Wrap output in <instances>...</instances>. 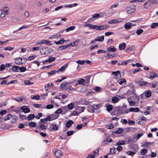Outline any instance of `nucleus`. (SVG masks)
I'll return each mask as SVG.
<instances>
[{"label": "nucleus", "mask_w": 158, "mask_h": 158, "mask_svg": "<svg viewBox=\"0 0 158 158\" xmlns=\"http://www.w3.org/2000/svg\"><path fill=\"white\" fill-rule=\"evenodd\" d=\"M109 25L104 24L102 25L98 26L97 30H102L108 28L109 27Z\"/></svg>", "instance_id": "9d476101"}, {"label": "nucleus", "mask_w": 158, "mask_h": 158, "mask_svg": "<svg viewBox=\"0 0 158 158\" xmlns=\"http://www.w3.org/2000/svg\"><path fill=\"white\" fill-rule=\"evenodd\" d=\"M55 155L57 157H60L63 155V152L60 150H58L55 152Z\"/></svg>", "instance_id": "ddd939ff"}, {"label": "nucleus", "mask_w": 158, "mask_h": 158, "mask_svg": "<svg viewBox=\"0 0 158 158\" xmlns=\"http://www.w3.org/2000/svg\"><path fill=\"white\" fill-rule=\"evenodd\" d=\"M121 22L120 21H118V20H109L108 23L109 24H112L117 23Z\"/></svg>", "instance_id": "5fc2aeb1"}, {"label": "nucleus", "mask_w": 158, "mask_h": 158, "mask_svg": "<svg viewBox=\"0 0 158 158\" xmlns=\"http://www.w3.org/2000/svg\"><path fill=\"white\" fill-rule=\"evenodd\" d=\"M54 106L52 104H48L46 106V108L48 109L53 108Z\"/></svg>", "instance_id": "e2e57ef3"}, {"label": "nucleus", "mask_w": 158, "mask_h": 158, "mask_svg": "<svg viewBox=\"0 0 158 158\" xmlns=\"http://www.w3.org/2000/svg\"><path fill=\"white\" fill-rule=\"evenodd\" d=\"M136 7L135 6H132V8H129L128 9L127 11V12L128 14H130L131 13L134 12L136 9Z\"/></svg>", "instance_id": "4468645a"}, {"label": "nucleus", "mask_w": 158, "mask_h": 158, "mask_svg": "<svg viewBox=\"0 0 158 158\" xmlns=\"http://www.w3.org/2000/svg\"><path fill=\"white\" fill-rule=\"evenodd\" d=\"M21 109L25 113H27L30 112V110L28 108L25 107V106H23L21 108Z\"/></svg>", "instance_id": "b1692460"}, {"label": "nucleus", "mask_w": 158, "mask_h": 158, "mask_svg": "<svg viewBox=\"0 0 158 158\" xmlns=\"http://www.w3.org/2000/svg\"><path fill=\"white\" fill-rule=\"evenodd\" d=\"M150 76L148 78L152 80L154 78L157 77V75L154 72H151L150 73Z\"/></svg>", "instance_id": "f3484780"}, {"label": "nucleus", "mask_w": 158, "mask_h": 158, "mask_svg": "<svg viewBox=\"0 0 158 158\" xmlns=\"http://www.w3.org/2000/svg\"><path fill=\"white\" fill-rule=\"evenodd\" d=\"M112 74L114 75V77L115 79H118L121 77V74L119 71H117L116 72H113Z\"/></svg>", "instance_id": "1a4fd4ad"}, {"label": "nucleus", "mask_w": 158, "mask_h": 158, "mask_svg": "<svg viewBox=\"0 0 158 158\" xmlns=\"http://www.w3.org/2000/svg\"><path fill=\"white\" fill-rule=\"evenodd\" d=\"M135 48L134 46H130L127 48L126 50V52H131L135 49Z\"/></svg>", "instance_id": "4be33fe9"}, {"label": "nucleus", "mask_w": 158, "mask_h": 158, "mask_svg": "<svg viewBox=\"0 0 158 158\" xmlns=\"http://www.w3.org/2000/svg\"><path fill=\"white\" fill-rule=\"evenodd\" d=\"M126 47V44L125 43L120 44L119 46V49L121 50L124 49Z\"/></svg>", "instance_id": "412c9836"}, {"label": "nucleus", "mask_w": 158, "mask_h": 158, "mask_svg": "<svg viewBox=\"0 0 158 158\" xmlns=\"http://www.w3.org/2000/svg\"><path fill=\"white\" fill-rule=\"evenodd\" d=\"M85 109V107H79L78 109L80 113H81L84 111Z\"/></svg>", "instance_id": "052dcab7"}, {"label": "nucleus", "mask_w": 158, "mask_h": 158, "mask_svg": "<svg viewBox=\"0 0 158 158\" xmlns=\"http://www.w3.org/2000/svg\"><path fill=\"white\" fill-rule=\"evenodd\" d=\"M112 101L113 103H114L118 101V99L117 97H114L112 98Z\"/></svg>", "instance_id": "de8ad7c7"}, {"label": "nucleus", "mask_w": 158, "mask_h": 158, "mask_svg": "<svg viewBox=\"0 0 158 158\" xmlns=\"http://www.w3.org/2000/svg\"><path fill=\"white\" fill-rule=\"evenodd\" d=\"M51 88L50 83H48L44 87V89L48 91L49 89Z\"/></svg>", "instance_id": "0e129e2a"}, {"label": "nucleus", "mask_w": 158, "mask_h": 158, "mask_svg": "<svg viewBox=\"0 0 158 158\" xmlns=\"http://www.w3.org/2000/svg\"><path fill=\"white\" fill-rule=\"evenodd\" d=\"M80 42V40H79L77 39L74 42H73L69 44L70 45V47L71 46H75L77 45L78 44H79V42Z\"/></svg>", "instance_id": "a211bd4d"}, {"label": "nucleus", "mask_w": 158, "mask_h": 158, "mask_svg": "<svg viewBox=\"0 0 158 158\" xmlns=\"http://www.w3.org/2000/svg\"><path fill=\"white\" fill-rule=\"evenodd\" d=\"M12 68H13L14 72H18L20 67L17 65H14L12 66Z\"/></svg>", "instance_id": "2f4dec72"}, {"label": "nucleus", "mask_w": 158, "mask_h": 158, "mask_svg": "<svg viewBox=\"0 0 158 158\" xmlns=\"http://www.w3.org/2000/svg\"><path fill=\"white\" fill-rule=\"evenodd\" d=\"M91 77V75H90L86 76L85 77L86 78V80H85V82L89 84V81Z\"/></svg>", "instance_id": "603ef678"}, {"label": "nucleus", "mask_w": 158, "mask_h": 158, "mask_svg": "<svg viewBox=\"0 0 158 158\" xmlns=\"http://www.w3.org/2000/svg\"><path fill=\"white\" fill-rule=\"evenodd\" d=\"M157 2L156 0H148L146 1L143 4V7L146 9H150L153 4Z\"/></svg>", "instance_id": "f03ea898"}, {"label": "nucleus", "mask_w": 158, "mask_h": 158, "mask_svg": "<svg viewBox=\"0 0 158 158\" xmlns=\"http://www.w3.org/2000/svg\"><path fill=\"white\" fill-rule=\"evenodd\" d=\"M12 118V120L11 123H16L17 120V117L15 115L12 116L11 117Z\"/></svg>", "instance_id": "4c0bfd02"}, {"label": "nucleus", "mask_w": 158, "mask_h": 158, "mask_svg": "<svg viewBox=\"0 0 158 158\" xmlns=\"http://www.w3.org/2000/svg\"><path fill=\"white\" fill-rule=\"evenodd\" d=\"M106 110L108 112H110L112 110V106L111 105H109L107 103L106 104Z\"/></svg>", "instance_id": "5701e85b"}, {"label": "nucleus", "mask_w": 158, "mask_h": 158, "mask_svg": "<svg viewBox=\"0 0 158 158\" xmlns=\"http://www.w3.org/2000/svg\"><path fill=\"white\" fill-rule=\"evenodd\" d=\"M67 67V65L64 64L63 66H62L58 70L57 72L58 73L60 71L63 72L65 69Z\"/></svg>", "instance_id": "c756f323"}, {"label": "nucleus", "mask_w": 158, "mask_h": 158, "mask_svg": "<svg viewBox=\"0 0 158 158\" xmlns=\"http://www.w3.org/2000/svg\"><path fill=\"white\" fill-rule=\"evenodd\" d=\"M107 49L108 51H110L112 52H114L116 51V49L114 46H111L108 48Z\"/></svg>", "instance_id": "58836bf2"}, {"label": "nucleus", "mask_w": 158, "mask_h": 158, "mask_svg": "<svg viewBox=\"0 0 158 158\" xmlns=\"http://www.w3.org/2000/svg\"><path fill=\"white\" fill-rule=\"evenodd\" d=\"M148 151L146 149H141L140 150V154L141 155H144L146 154L147 152Z\"/></svg>", "instance_id": "a19ab883"}, {"label": "nucleus", "mask_w": 158, "mask_h": 158, "mask_svg": "<svg viewBox=\"0 0 158 158\" xmlns=\"http://www.w3.org/2000/svg\"><path fill=\"white\" fill-rule=\"evenodd\" d=\"M133 26L134 25H132V23L127 22L124 25V27L126 29H129L131 28L132 26Z\"/></svg>", "instance_id": "2eb2a0df"}, {"label": "nucleus", "mask_w": 158, "mask_h": 158, "mask_svg": "<svg viewBox=\"0 0 158 158\" xmlns=\"http://www.w3.org/2000/svg\"><path fill=\"white\" fill-rule=\"evenodd\" d=\"M78 82V84L80 85H85L84 83L85 82V80L83 78H80L77 81Z\"/></svg>", "instance_id": "dca6fc26"}, {"label": "nucleus", "mask_w": 158, "mask_h": 158, "mask_svg": "<svg viewBox=\"0 0 158 158\" xmlns=\"http://www.w3.org/2000/svg\"><path fill=\"white\" fill-rule=\"evenodd\" d=\"M74 132L73 131H69L67 132V135L68 136H70L72 135Z\"/></svg>", "instance_id": "774afa93"}, {"label": "nucleus", "mask_w": 158, "mask_h": 158, "mask_svg": "<svg viewBox=\"0 0 158 158\" xmlns=\"http://www.w3.org/2000/svg\"><path fill=\"white\" fill-rule=\"evenodd\" d=\"M74 123V122L72 120H69L66 123V127L67 128H69L72 126V124Z\"/></svg>", "instance_id": "bb28decb"}, {"label": "nucleus", "mask_w": 158, "mask_h": 158, "mask_svg": "<svg viewBox=\"0 0 158 158\" xmlns=\"http://www.w3.org/2000/svg\"><path fill=\"white\" fill-rule=\"evenodd\" d=\"M109 15V13L106 12H101L99 13L95 14L93 15L92 17L88 18V20H92V18H96L98 19L100 18H106L107 16H108Z\"/></svg>", "instance_id": "f257e3e1"}, {"label": "nucleus", "mask_w": 158, "mask_h": 158, "mask_svg": "<svg viewBox=\"0 0 158 158\" xmlns=\"http://www.w3.org/2000/svg\"><path fill=\"white\" fill-rule=\"evenodd\" d=\"M14 99L19 102H23V100H24L25 101H27V98L26 97H18L16 98H15Z\"/></svg>", "instance_id": "6e6552de"}, {"label": "nucleus", "mask_w": 158, "mask_h": 158, "mask_svg": "<svg viewBox=\"0 0 158 158\" xmlns=\"http://www.w3.org/2000/svg\"><path fill=\"white\" fill-rule=\"evenodd\" d=\"M158 26V23H153L151 26V27L152 28L154 29L156 28Z\"/></svg>", "instance_id": "79ce46f5"}, {"label": "nucleus", "mask_w": 158, "mask_h": 158, "mask_svg": "<svg viewBox=\"0 0 158 158\" xmlns=\"http://www.w3.org/2000/svg\"><path fill=\"white\" fill-rule=\"evenodd\" d=\"M9 8L8 7H5L2 9L0 10V18L4 17L6 14L9 13Z\"/></svg>", "instance_id": "20e7f679"}, {"label": "nucleus", "mask_w": 158, "mask_h": 158, "mask_svg": "<svg viewBox=\"0 0 158 158\" xmlns=\"http://www.w3.org/2000/svg\"><path fill=\"white\" fill-rule=\"evenodd\" d=\"M123 129L121 128H119L118 130L115 131L114 132V133L116 134H120L123 132Z\"/></svg>", "instance_id": "8fccbe9b"}, {"label": "nucleus", "mask_w": 158, "mask_h": 158, "mask_svg": "<svg viewBox=\"0 0 158 158\" xmlns=\"http://www.w3.org/2000/svg\"><path fill=\"white\" fill-rule=\"evenodd\" d=\"M29 125L32 127H34L36 126V123L34 122H32L29 123Z\"/></svg>", "instance_id": "338daca9"}, {"label": "nucleus", "mask_w": 158, "mask_h": 158, "mask_svg": "<svg viewBox=\"0 0 158 158\" xmlns=\"http://www.w3.org/2000/svg\"><path fill=\"white\" fill-rule=\"evenodd\" d=\"M50 128H52V129L50 130V131H52L53 130L56 131L58 130V127L56 124L54 123H52L50 124Z\"/></svg>", "instance_id": "f8f14e48"}, {"label": "nucleus", "mask_w": 158, "mask_h": 158, "mask_svg": "<svg viewBox=\"0 0 158 158\" xmlns=\"http://www.w3.org/2000/svg\"><path fill=\"white\" fill-rule=\"evenodd\" d=\"M67 106L69 109L72 110L74 107V105L73 103H71L70 104L68 105Z\"/></svg>", "instance_id": "bf43d9fd"}, {"label": "nucleus", "mask_w": 158, "mask_h": 158, "mask_svg": "<svg viewBox=\"0 0 158 158\" xmlns=\"http://www.w3.org/2000/svg\"><path fill=\"white\" fill-rule=\"evenodd\" d=\"M56 58L55 57H51V56L49 57L48 58V62L51 63L55 60Z\"/></svg>", "instance_id": "3c124183"}, {"label": "nucleus", "mask_w": 158, "mask_h": 158, "mask_svg": "<svg viewBox=\"0 0 158 158\" xmlns=\"http://www.w3.org/2000/svg\"><path fill=\"white\" fill-rule=\"evenodd\" d=\"M65 40L63 38L60 39V40L58 41H55V43L57 45L60 44H62L64 42Z\"/></svg>", "instance_id": "a878e982"}, {"label": "nucleus", "mask_w": 158, "mask_h": 158, "mask_svg": "<svg viewBox=\"0 0 158 158\" xmlns=\"http://www.w3.org/2000/svg\"><path fill=\"white\" fill-rule=\"evenodd\" d=\"M143 32V30L141 29H139L136 32V33L138 35H140L141 33Z\"/></svg>", "instance_id": "4d7b16f0"}, {"label": "nucleus", "mask_w": 158, "mask_h": 158, "mask_svg": "<svg viewBox=\"0 0 158 158\" xmlns=\"http://www.w3.org/2000/svg\"><path fill=\"white\" fill-rule=\"evenodd\" d=\"M143 94H145V96L147 98H149L151 95V92L150 90H148L145 92Z\"/></svg>", "instance_id": "aec40b11"}, {"label": "nucleus", "mask_w": 158, "mask_h": 158, "mask_svg": "<svg viewBox=\"0 0 158 158\" xmlns=\"http://www.w3.org/2000/svg\"><path fill=\"white\" fill-rule=\"evenodd\" d=\"M33 83V82H31L30 80H26L24 81V84L26 85H31Z\"/></svg>", "instance_id": "864d4df0"}, {"label": "nucleus", "mask_w": 158, "mask_h": 158, "mask_svg": "<svg viewBox=\"0 0 158 158\" xmlns=\"http://www.w3.org/2000/svg\"><path fill=\"white\" fill-rule=\"evenodd\" d=\"M135 91V89L134 88H131L128 92V93L129 94H134Z\"/></svg>", "instance_id": "ea45409f"}, {"label": "nucleus", "mask_w": 158, "mask_h": 158, "mask_svg": "<svg viewBox=\"0 0 158 158\" xmlns=\"http://www.w3.org/2000/svg\"><path fill=\"white\" fill-rule=\"evenodd\" d=\"M56 73H58L57 72V71L52 70L50 72H48V76H50L51 75L55 74Z\"/></svg>", "instance_id": "13d9d810"}, {"label": "nucleus", "mask_w": 158, "mask_h": 158, "mask_svg": "<svg viewBox=\"0 0 158 158\" xmlns=\"http://www.w3.org/2000/svg\"><path fill=\"white\" fill-rule=\"evenodd\" d=\"M53 51L52 49L49 47L42 48L40 49V53L45 55L50 54Z\"/></svg>", "instance_id": "7ed1b4c3"}, {"label": "nucleus", "mask_w": 158, "mask_h": 158, "mask_svg": "<svg viewBox=\"0 0 158 158\" xmlns=\"http://www.w3.org/2000/svg\"><path fill=\"white\" fill-rule=\"evenodd\" d=\"M69 85L68 82L65 81L63 82L60 85V87L61 88L65 90H67L68 89V87Z\"/></svg>", "instance_id": "0eeeda50"}, {"label": "nucleus", "mask_w": 158, "mask_h": 158, "mask_svg": "<svg viewBox=\"0 0 158 158\" xmlns=\"http://www.w3.org/2000/svg\"><path fill=\"white\" fill-rule=\"evenodd\" d=\"M100 106V105L99 104L93 105H92V108L94 110H98Z\"/></svg>", "instance_id": "e433bc0d"}, {"label": "nucleus", "mask_w": 158, "mask_h": 158, "mask_svg": "<svg viewBox=\"0 0 158 158\" xmlns=\"http://www.w3.org/2000/svg\"><path fill=\"white\" fill-rule=\"evenodd\" d=\"M104 36H98L96 38V40L97 41H100L102 42L104 40Z\"/></svg>", "instance_id": "7c9ffc66"}, {"label": "nucleus", "mask_w": 158, "mask_h": 158, "mask_svg": "<svg viewBox=\"0 0 158 158\" xmlns=\"http://www.w3.org/2000/svg\"><path fill=\"white\" fill-rule=\"evenodd\" d=\"M19 70L21 72H23L26 71V69L24 67H20Z\"/></svg>", "instance_id": "680f3d73"}, {"label": "nucleus", "mask_w": 158, "mask_h": 158, "mask_svg": "<svg viewBox=\"0 0 158 158\" xmlns=\"http://www.w3.org/2000/svg\"><path fill=\"white\" fill-rule=\"evenodd\" d=\"M22 59L20 58H18L15 60V63L17 64L20 65L23 64Z\"/></svg>", "instance_id": "6ab92c4d"}, {"label": "nucleus", "mask_w": 158, "mask_h": 158, "mask_svg": "<svg viewBox=\"0 0 158 158\" xmlns=\"http://www.w3.org/2000/svg\"><path fill=\"white\" fill-rule=\"evenodd\" d=\"M39 129H41V130L45 129V126L44 124H39L37 126V127Z\"/></svg>", "instance_id": "f704fd0d"}, {"label": "nucleus", "mask_w": 158, "mask_h": 158, "mask_svg": "<svg viewBox=\"0 0 158 158\" xmlns=\"http://www.w3.org/2000/svg\"><path fill=\"white\" fill-rule=\"evenodd\" d=\"M130 62V60H125L123 61H120L119 63H118V65H126L128 63H129Z\"/></svg>", "instance_id": "393cba45"}, {"label": "nucleus", "mask_w": 158, "mask_h": 158, "mask_svg": "<svg viewBox=\"0 0 158 158\" xmlns=\"http://www.w3.org/2000/svg\"><path fill=\"white\" fill-rule=\"evenodd\" d=\"M75 28V27L74 26H71L66 29V32H69V31L73 30Z\"/></svg>", "instance_id": "09e8293b"}, {"label": "nucleus", "mask_w": 158, "mask_h": 158, "mask_svg": "<svg viewBox=\"0 0 158 158\" xmlns=\"http://www.w3.org/2000/svg\"><path fill=\"white\" fill-rule=\"evenodd\" d=\"M40 98V96L38 95H31V98L32 99H35L36 100L39 99Z\"/></svg>", "instance_id": "c03bdc74"}, {"label": "nucleus", "mask_w": 158, "mask_h": 158, "mask_svg": "<svg viewBox=\"0 0 158 158\" xmlns=\"http://www.w3.org/2000/svg\"><path fill=\"white\" fill-rule=\"evenodd\" d=\"M124 141L123 140H121L118 141L116 145H124Z\"/></svg>", "instance_id": "a18cd8bd"}, {"label": "nucleus", "mask_w": 158, "mask_h": 158, "mask_svg": "<svg viewBox=\"0 0 158 158\" xmlns=\"http://www.w3.org/2000/svg\"><path fill=\"white\" fill-rule=\"evenodd\" d=\"M41 44H46L48 45H51V44L50 43L51 41L48 40H43L41 41Z\"/></svg>", "instance_id": "c85d7f7f"}, {"label": "nucleus", "mask_w": 158, "mask_h": 158, "mask_svg": "<svg viewBox=\"0 0 158 158\" xmlns=\"http://www.w3.org/2000/svg\"><path fill=\"white\" fill-rule=\"evenodd\" d=\"M139 109L138 107L131 108H130V112L134 111L135 112H137L139 111Z\"/></svg>", "instance_id": "c9c22d12"}, {"label": "nucleus", "mask_w": 158, "mask_h": 158, "mask_svg": "<svg viewBox=\"0 0 158 158\" xmlns=\"http://www.w3.org/2000/svg\"><path fill=\"white\" fill-rule=\"evenodd\" d=\"M118 82L120 85H122L123 84H126V80L125 79L122 78L118 80Z\"/></svg>", "instance_id": "cd10ccee"}, {"label": "nucleus", "mask_w": 158, "mask_h": 158, "mask_svg": "<svg viewBox=\"0 0 158 158\" xmlns=\"http://www.w3.org/2000/svg\"><path fill=\"white\" fill-rule=\"evenodd\" d=\"M12 117V115L11 114H8L4 118V120L5 121H7L9 120Z\"/></svg>", "instance_id": "37998d69"}, {"label": "nucleus", "mask_w": 158, "mask_h": 158, "mask_svg": "<svg viewBox=\"0 0 158 158\" xmlns=\"http://www.w3.org/2000/svg\"><path fill=\"white\" fill-rule=\"evenodd\" d=\"M28 27L27 26H23L21 27H20L18 30H16L14 31L13 33H15L16 32H18V31H20L22 29H26Z\"/></svg>", "instance_id": "6e6d98bb"}, {"label": "nucleus", "mask_w": 158, "mask_h": 158, "mask_svg": "<svg viewBox=\"0 0 158 158\" xmlns=\"http://www.w3.org/2000/svg\"><path fill=\"white\" fill-rule=\"evenodd\" d=\"M136 153V151L132 152L131 151H128L127 152V153L128 155L131 156H133Z\"/></svg>", "instance_id": "49530a36"}, {"label": "nucleus", "mask_w": 158, "mask_h": 158, "mask_svg": "<svg viewBox=\"0 0 158 158\" xmlns=\"http://www.w3.org/2000/svg\"><path fill=\"white\" fill-rule=\"evenodd\" d=\"M106 127L107 128L110 129H111L114 128L113 124H110V125H106Z\"/></svg>", "instance_id": "69168bd1"}, {"label": "nucleus", "mask_w": 158, "mask_h": 158, "mask_svg": "<svg viewBox=\"0 0 158 158\" xmlns=\"http://www.w3.org/2000/svg\"><path fill=\"white\" fill-rule=\"evenodd\" d=\"M128 101L129 104V105L131 106H134L136 104V102L133 101H130V99H127Z\"/></svg>", "instance_id": "72a5a7b5"}, {"label": "nucleus", "mask_w": 158, "mask_h": 158, "mask_svg": "<svg viewBox=\"0 0 158 158\" xmlns=\"http://www.w3.org/2000/svg\"><path fill=\"white\" fill-rule=\"evenodd\" d=\"M35 117L34 114H29L27 117V118L28 120H30L35 118Z\"/></svg>", "instance_id": "473e14b6"}, {"label": "nucleus", "mask_w": 158, "mask_h": 158, "mask_svg": "<svg viewBox=\"0 0 158 158\" xmlns=\"http://www.w3.org/2000/svg\"><path fill=\"white\" fill-rule=\"evenodd\" d=\"M135 83L138 85L143 86L145 85L148 83L143 81V79H137L135 81Z\"/></svg>", "instance_id": "423d86ee"}, {"label": "nucleus", "mask_w": 158, "mask_h": 158, "mask_svg": "<svg viewBox=\"0 0 158 158\" xmlns=\"http://www.w3.org/2000/svg\"><path fill=\"white\" fill-rule=\"evenodd\" d=\"M9 8L8 7H5L2 9L0 10V18L4 17L6 14L9 13Z\"/></svg>", "instance_id": "39448f33"}, {"label": "nucleus", "mask_w": 158, "mask_h": 158, "mask_svg": "<svg viewBox=\"0 0 158 158\" xmlns=\"http://www.w3.org/2000/svg\"><path fill=\"white\" fill-rule=\"evenodd\" d=\"M70 47V45L68 44L67 45H64L59 47L57 49V50L58 51H60L61 50L65 49V48Z\"/></svg>", "instance_id": "9b49d317"}]
</instances>
